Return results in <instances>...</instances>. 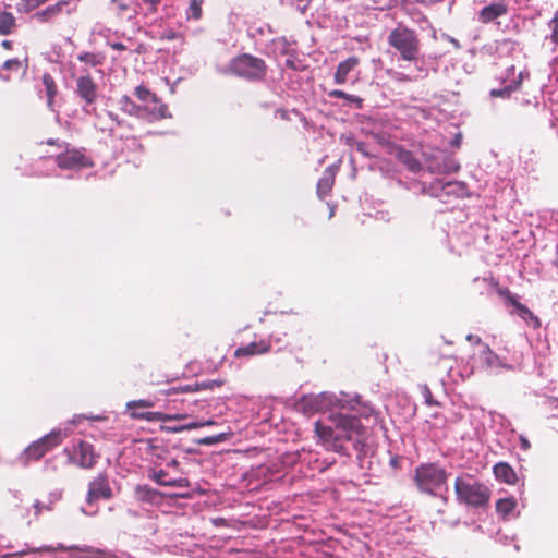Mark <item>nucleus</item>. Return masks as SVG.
Instances as JSON below:
<instances>
[{"label":"nucleus","mask_w":558,"mask_h":558,"mask_svg":"<svg viewBox=\"0 0 558 558\" xmlns=\"http://www.w3.org/2000/svg\"><path fill=\"white\" fill-rule=\"evenodd\" d=\"M315 411H329V418L333 426L316 422L315 430L328 449L340 452L344 441L363 444L366 439V429L354 414L342 412L345 409L343 400L333 395L322 393L314 400Z\"/></svg>","instance_id":"nucleus-1"},{"label":"nucleus","mask_w":558,"mask_h":558,"mask_svg":"<svg viewBox=\"0 0 558 558\" xmlns=\"http://www.w3.org/2000/svg\"><path fill=\"white\" fill-rule=\"evenodd\" d=\"M454 493L459 504L476 509L486 508L492 495L485 483L468 473L456 477Z\"/></svg>","instance_id":"nucleus-2"},{"label":"nucleus","mask_w":558,"mask_h":558,"mask_svg":"<svg viewBox=\"0 0 558 558\" xmlns=\"http://www.w3.org/2000/svg\"><path fill=\"white\" fill-rule=\"evenodd\" d=\"M388 45L397 50L403 61L415 62L420 58L421 41L417 33L403 24L390 31Z\"/></svg>","instance_id":"nucleus-3"},{"label":"nucleus","mask_w":558,"mask_h":558,"mask_svg":"<svg viewBox=\"0 0 558 558\" xmlns=\"http://www.w3.org/2000/svg\"><path fill=\"white\" fill-rule=\"evenodd\" d=\"M216 71L225 75H235L245 80H259L265 75V62L254 56L243 53L226 65H217Z\"/></svg>","instance_id":"nucleus-4"},{"label":"nucleus","mask_w":558,"mask_h":558,"mask_svg":"<svg viewBox=\"0 0 558 558\" xmlns=\"http://www.w3.org/2000/svg\"><path fill=\"white\" fill-rule=\"evenodd\" d=\"M449 474L438 463H422L414 471V483L421 493L437 496L438 490L447 485Z\"/></svg>","instance_id":"nucleus-5"},{"label":"nucleus","mask_w":558,"mask_h":558,"mask_svg":"<svg viewBox=\"0 0 558 558\" xmlns=\"http://www.w3.org/2000/svg\"><path fill=\"white\" fill-rule=\"evenodd\" d=\"M68 436L66 430L60 428L51 430L44 437L33 441L19 457V461L23 465H27L31 461L39 460L46 452L61 444L62 439Z\"/></svg>","instance_id":"nucleus-6"},{"label":"nucleus","mask_w":558,"mask_h":558,"mask_svg":"<svg viewBox=\"0 0 558 558\" xmlns=\"http://www.w3.org/2000/svg\"><path fill=\"white\" fill-rule=\"evenodd\" d=\"M111 488L107 477L99 474L88 484V490L86 495V504L88 508H82V512L87 515H94L97 513V508H94V504L99 499L111 498Z\"/></svg>","instance_id":"nucleus-7"},{"label":"nucleus","mask_w":558,"mask_h":558,"mask_svg":"<svg viewBox=\"0 0 558 558\" xmlns=\"http://www.w3.org/2000/svg\"><path fill=\"white\" fill-rule=\"evenodd\" d=\"M56 162L60 169L75 172L93 166L90 158L78 149H66L57 155Z\"/></svg>","instance_id":"nucleus-8"},{"label":"nucleus","mask_w":558,"mask_h":558,"mask_svg":"<svg viewBox=\"0 0 558 558\" xmlns=\"http://www.w3.org/2000/svg\"><path fill=\"white\" fill-rule=\"evenodd\" d=\"M76 95L84 102L83 109L86 113H92V105H94L98 98V87L97 84L93 81L90 75L86 73H82L76 78Z\"/></svg>","instance_id":"nucleus-9"},{"label":"nucleus","mask_w":558,"mask_h":558,"mask_svg":"<svg viewBox=\"0 0 558 558\" xmlns=\"http://www.w3.org/2000/svg\"><path fill=\"white\" fill-rule=\"evenodd\" d=\"M475 344L478 348L472 356L475 365L485 369H496L505 366L500 357L480 338H475Z\"/></svg>","instance_id":"nucleus-10"},{"label":"nucleus","mask_w":558,"mask_h":558,"mask_svg":"<svg viewBox=\"0 0 558 558\" xmlns=\"http://www.w3.org/2000/svg\"><path fill=\"white\" fill-rule=\"evenodd\" d=\"M388 153L401 162L409 171L417 173L422 170V163L412 151L398 144H390Z\"/></svg>","instance_id":"nucleus-11"},{"label":"nucleus","mask_w":558,"mask_h":558,"mask_svg":"<svg viewBox=\"0 0 558 558\" xmlns=\"http://www.w3.org/2000/svg\"><path fill=\"white\" fill-rule=\"evenodd\" d=\"M148 477L156 482L158 485L168 487H189V480L185 477H170L168 472L163 469L151 470Z\"/></svg>","instance_id":"nucleus-12"},{"label":"nucleus","mask_w":558,"mask_h":558,"mask_svg":"<svg viewBox=\"0 0 558 558\" xmlns=\"http://www.w3.org/2000/svg\"><path fill=\"white\" fill-rule=\"evenodd\" d=\"M136 501L148 505H158L162 501V494L147 484H138L134 488Z\"/></svg>","instance_id":"nucleus-13"},{"label":"nucleus","mask_w":558,"mask_h":558,"mask_svg":"<svg viewBox=\"0 0 558 558\" xmlns=\"http://www.w3.org/2000/svg\"><path fill=\"white\" fill-rule=\"evenodd\" d=\"M75 459L81 468H92L96 462L93 446L85 441H80L73 451Z\"/></svg>","instance_id":"nucleus-14"},{"label":"nucleus","mask_w":558,"mask_h":558,"mask_svg":"<svg viewBox=\"0 0 558 558\" xmlns=\"http://www.w3.org/2000/svg\"><path fill=\"white\" fill-rule=\"evenodd\" d=\"M507 13L508 5L504 1H499L484 7L478 13V19L482 23L487 24Z\"/></svg>","instance_id":"nucleus-15"},{"label":"nucleus","mask_w":558,"mask_h":558,"mask_svg":"<svg viewBox=\"0 0 558 558\" xmlns=\"http://www.w3.org/2000/svg\"><path fill=\"white\" fill-rule=\"evenodd\" d=\"M360 64V58L356 56L349 57L348 59L341 61L333 75V80L336 84L342 85L347 82L348 75L351 71H353Z\"/></svg>","instance_id":"nucleus-16"},{"label":"nucleus","mask_w":558,"mask_h":558,"mask_svg":"<svg viewBox=\"0 0 558 558\" xmlns=\"http://www.w3.org/2000/svg\"><path fill=\"white\" fill-rule=\"evenodd\" d=\"M336 168L327 167L317 182V194L319 198L329 195L336 182Z\"/></svg>","instance_id":"nucleus-17"},{"label":"nucleus","mask_w":558,"mask_h":558,"mask_svg":"<svg viewBox=\"0 0 558 558\" xmlns=\"http://www.w3.org/2000/svg\"><path fill=\"white\" fill-rule=\"evenodd\" d=\"M142 108L145 109L146 116L141 117V119L155 121L168 117L167 106L162 104L158 98H155V101H150L149 104L143 105Z\"/></svg>","instance_id":"nucleus-18"},{"label":"nucleus","mask_w":558,"mask_h":558,"mask_svg":"<svg viewBox=\"0 0 558 558\" xmlns=\"http://www.w3.org/2000/svg\"><path fill=\"white\" fill-rule=\"evenodd\" d=\"M493 472L495 477L498 481H501L506 484L513 485L518 481L517 473L513 468L507 462H498L494 465Z\"/></svg>","instance_id":"nucleus-19"},{"label":"nucleus","mask_w":558,"mask_h":558,"mask_svg":"<svg viewBox=\"0 0 558 558\" xmlns=\"http://www.w3.org/2000/svg\"><path fill=\"white\" fill-rule=\"evenodd\" d=\"M269 342L266 340L253 341L248 344L242 345L235 350V356H253L265 353L269 350Z\"/></svg>","instance_id":"nucleus-20"},{"label":"nucleus","mask_w":558,"mask_h":558,"mask_svg":"<svg viewBox=\"0 0 558 558\" xmlns=\"http://www.w3.org/2000/svg\"><path fill=\"white\" fill-rule=\"evenodd\" d=\"M109 10L116 13L119 17H125L128 21H133L137 15V9L121 0H111Z\"/></svg>","instance_id":"nucleus-21"},{"label":"nucleus","mask_w":558,"mask_h":558,"mask_svg":"<svg viewBox=\"0 0 558 558\" xmlns=\"http://www.w3.org/2000/svg\"><path fill=\"white\" fill-rule=\"evenodd\" d=\"M512 306L514 307L517 315L520 316L529 326L533 329L541 328V319L526 305L522 304L518 300Z\"/></svg>","instance_id":"nucleus-22"},{"label":"nucleus","mask_w":558,"mask_h":558,"mask_svg":"<svg viewBox=\"0 0 558 558\" xmlns=\"http://www.w3.org/2000/svg\"><path fill=\"white\" fill-rule=\"evenodd\" d=\"M119 108L130 114L141 119L146 116L145 109L142 106L136 105L129 96H122L119 100Z\"/></svg>","instance_id":"nucleus-23"},{"label":"nucleus","mask_w":558,"mask_h":558,"mask_svg":"<svg viewBox=\"0 0 558 558\" xmlns=\"http://www.w3.org/2000/svg\"><path fill=\"white\" fill-rule=\"evenodd\" d=\"M75 547H70V548H66L64 545L62 544H58L57 546H52V545H47V546H41V547H36V548H27L26 550H22L20 553H16V554H11V555H8L5 556L4 558H21L23 555L27 554V553H54V551H58V550H68V549H74Z\"/></svg>","instance_id":"nucleus-24"},{"label":"nucleus","mask_w":558,"mask_h":558,"mask_svg":"<svg viewBox=\"0 0 558 558\" xmlns=\"http://www.w3.org/2000/svg\"><path fill=\"white\" fill-rule=\"evenodd\" d=\"M517 508V500L514 497H506L498 499L496 502V512L506 519Z\"/></svg>","instance_id":"nucleus-25"},{"label":"nucleus","mask_w":558,"mask_h":558,"mask_svg":"<svg viewBox=\"0 0 558 558\" xmlns=\"http://www.w3.org/2000/svg\"><path fill=\"white\" fill-rule=\"evenodd\" d=\"M16 27V20L11 12H0V35H10Z\"/></svg>","instance_id":"nucleus-26"},{"label":"nucleus","mask_w":558,"mask_h":558,"mask_svg":"<svg viewBox=\"0 0 558 558\" xmlns=\"http://www.w3.org/2000/svg\"><path fill=\"white\" fill-rule=\"evenodd\" d=\"M43 84L45 86V93H46V98H47V106L51 110H53L52 105H53L54 96L57 94L56 83H54L52 76L50 74L46 73V74L43 75Z\"/></svg>","instance_id":"nucleus-27"},{"label":"nucleus","mask_w":558,"mask_h":558,"mask_svg":"<svg viewBox=\"0 0 558 558\" xmlns=\"http://www.w3.org/2000/svg\"><path fill=\"white\" fill-rule=\"evenodd\" d=\"M59 14L60 13L58 12V5H49L46 9L36 12L33 15V17L36 19L38 22L46 23V22H50Z\"/></svg>","instance_id":"nucleus-28"},{"label":"nucleus","mask_w":558,"mask_h":558,"mask_svg":"<svg viewBox=\"0 0 558 558\" xmlns=\"http://www.w3.org/2000/svg\"><path fill=\"white\" fill-rule=\"evenodd\" d=\"M131 415L134 418H144L149 422H168L169 418L161 412H133Z\"/></svg>","instance_id":"nucleus-29"},{"label":"nucleus","mask_w":558,"mask_h":558,"mask_svg":"<svg viewBox=\"0 0 558 558\" xmlns=\"http://www.w3.org/2000/svg\"><path fill=\"white\" fill-rule=\"evenodd\" d=\"M202 4H203V0H189V7L185 11L186 17L189 20L190 19L199 20L202 17V13H203Z\"/></svg>","instance_id":"nucleus-30"},{"label":"nucleus","mask_w":558,"mask_h":558,"mask_svg":"<svg viewBox=\"0 0 558 558\" xmlns=\"http://www.w3.org/2000/svg\"><path fill=\"white\" fill-rule=\"evenodd\" d=\"M77 59L81 62H84L85 64L90 65V66H97V65L102 64V57H100L99 54H96V53H92V52L80 53L77 56Z\"/></svg>","instance_id":"nucleus-31"},{"label":"nucleus","mask_w":558,"mask_h":558,"mask_svg":"<svg viewBox=\"0 0 558 558\" xmlns=\"http://www.w3.org/2000/svg\"><path fill=\"white\" fill-rule=\"evenodd\" d=\"M134 93L136 97L144 102V105L149 104L150 101H155V98H157L155 94H153L148 88H146L143 85L136 86Z\"/></svg>","instance_id":"nucleus-32"},{"label":"nucleus","mask_w":558,"mask_h":558,"mask_svg":"<svg viewBox=\"0 0 558 558\" xmlns=\"http://www.w3.org/2000/svg\"><path fill=\"white\" fill-rule=\"evenodd\" d=\"M22 68V62L19 60V59H9L7 60L3 65H2V70H0V78L3 80V81H9V76L8 75H4L2 73L3 70H7V71H19L20 69Z\"/></svg>","instance_id":"nucleus-33"},{"label":"nucleus","mask_w":558,"mask_h":558,"mask_svg":"<svg viewBox=\"0 0 558 558\" xmlns=\"http://www.w3.org/2000/svg\"><path fill=\"white\" fill-rule=\"evenodd\" d=\"M205 387H208V385L205 383L195 384V385L178 386V387H173V388L169 389L167 393L172 395V393L193 392V391H196V390H198L201 388H205Z\"/></svg>","instance_id":"nucleus-34"},{"label":"nucleus","mask_w":558,"mask_h":558,"mask_svg":"<svg viewBox=\"0 0 558 558\" xmlns=\"http://www.w3.org/2000/svg\"><path fill=\"white\" fill-rule=\"evenodd\" d=\"M94 125L101 132L112 133L111 124L106 120L100 112H95Z\"/></svg>","instance_id":"nucleus-35"},{"label":"nucleus","mask_w":558,"mask_h":558,"mask_svg":"<svg viewBox=\"0 0 558 558\" xmlns=\"http://www.w3.org/2000/svg\"><path fill=\"white\" fill-rule=\"evenodd\" d=\"M230 434L231 433L228 432V433H220V434L214 435V436H208V437L202 438L198 441V444L199 445H205V446H213L215 444L225 441L227 439L228 435H230Z\"/></svg>","instance_id":"nucleus-36"},{"label":"nucleus","mask_w":558,"mask_h":558,"mask_svg":"<svg viewBox=\"0 0 558 558\" xmlns=\"http://www.w3.org/2000/svg\"><path fill=\"white\" fill-rule=\"evenodd\" d=\"M518 86H519V84L515 86L509 85V86H506L500 89H492L490 96L495 97V98L496 97L508 98V97H510L511 93L517 89Z\"/></svg>","instance_id":"nucleus-37"},{"label":"nucleus","mask_w":558,"mask_h":558,"mask_svg":"<svg viewBox=\"0 0 558 558\" xmlns=\"http://www.w3.org/2000/svg\"><path fill=\"white\" fill-rule=\"evenodd\" d=\"M496 291L500 296L505 298L507 303L510 305H513V303L518 301V298L513 295L508 288L498 287Z\"/></svg>","instance_id":"nucleus-38"},{"label":"nucleus","mask_w":558,"mask_h":558,"mask_svg":"<svg viewBox=\"0 0 558 558\" xmlns=\"http://www.w3.org/2000/svg\"><path fill=\"white\" fill-rule=\"evenodd\" d=\"M102 117L108 120L111 124V129L114 130L116 125H120L121 121L119 120L118 116L111 111H102L100 112Z\"/></svg>","instance_id":"nucleus-39"},{"label":"nucleus","mask_w":558,"mask_h":558,"mask_svg":"<svg viewBox=\"0 0 558 558\" xmlns=\"http://www.w3.org/2000/svg\"><path fill=\"white\" fill-rule=\"evenodd\" d=\"M329 96L337 99L353 100V95H350L341 89H335L329 93Z\"/></svg>","instance_id":"nucleus-40"},{"label":"nucleus","mask_w":558,"mask_h":558,"mask_svg":"<svg viewBox=\"0 0 558 558\" xmlns=\"http://www.w3.org/2000/svg\"><path fill=\"white\" fill-rule=\"evenodd\" d=\"M128 409H133V408H136V407H142V408H150L153 407V402L148 401V400H133V401H130L128 402L126 404Z\"/></svg>","instance_id":"nucleus-41"},{"label":"nucleus","mask_w":558,"mask_h":558,"mask_svg":"<svg viewBox=\"0 0 558 558\" xmlns=\"http://www.w3.org/2000/svg\"><path fill=\"white\" fill-rule=\"evenodd\" d=\"M351 410L356 411L360 416L369 417L373 414V409L369 405L363 404L361 409L356 410L354 407H350Z\"/></svg>","instance_id":"nucleus-42"},{"label":"nucleus","mask_w":558,"mask_h":558,"mask_svg":"<svg viewBox=\"0 0 558 558\" xmlns=\"http://www.w3.org/2000/svg\"><path fill=\"white\" fill-rule=\"evenodd\" d=\"M424 398L428 405H437L438 402L434 400L433 395L428 387H424Z\"/></svg>","instance_id":"nucleus-43"},{"label":"nucleus","mask_w":558,"mask_h":558,"mask_svg":"<svg viewBox=\"0 0 558 558\" xmlns=\"http://www.w3.org/2000/svg\"><path fill=\"white\" fill-rule=\"evenodd\" d=\"M125 145H126L128 149L142 148V145L138 143V141L135 137L128 138Z\"/></svg>","instance_id":"nucleus-44"},{"label":"nucleus","mask_w":558,"mask_h":558,"mask_svg":"<svg viewBox=\"0 0 558 558\" xmlns=\"http://www.w3.org/2000/svg\"><path fill=\"white\" fill-rule=\"evenodd\" d=\"M161 0H142L144 4L148 5L149 12H155Z\"/></svg>","instance_id":"nucleus-45"},{"label":"nucleus","mask_w":558,"mask_h":558,"mask_svg":"<svg viewBox=\"0 0 558 558\" xmlns=\"http://www.w3.org/2000/svg\"><path fill=\"white\" fill-rule=\"evenodd\" d=\"M34 508H35V514H40L41 511L45 509V510H50L49 507L45 506L44 504H41L40 501H36L34 504Z\"/></svg>","instance_id":"nucleus-46"},{"label":"nucleus","mask_w":558,"mask_h":558,"mask_svg":"<svg viewBox=\"0 0 558 558\" xmlns=\"http://www.w3.org/2000/svg\"><path fill=\"white\" fill-rule=\"evenodd\" d=\"M109 45H110V47H111L112 49L118 50V51H122V50H125V49H126L125 45H124V44H122V43H119V41H117V43H110Z\"/></svg>","instance_id":"nucleus-47"},{"label":"nucleus","mask_w":558,"mask_h":558,"mask_svg":"<svg viewBox=\"0 0 558 558\" xmlns=\"http://www.w3.org/2000/svg\"><path fill=\"white\" fill-rule=\"evenodd\" d=\"M185 429H195V428H198V427H203V424H201V422H192V423H189L186 425H184Z\"/></svg>","instance_id":"nucleus-48"},{"label":"nucleus","mask_w":558,"mask_h":558,"mask_svg":"<svg viewBox=\"0 0 558 558\" xmlns=\"http://www.w3.org/2000/svg\"><path fill=\"white\" fill-rule=\"evenodd\" d=\"M70 0H59L54 5H58V12L61 13L63 8L68 5Z\"/></svg>","instance_id":"nucleus-49"},{"label":"nucleus","mask_w":558,"mask_h":558,"mask_svg":"<svg viewBox=\"0 0 558 558\" xmlns=\"http://www.w3.org/2000/svg\"><path fill=\"white\" fill-rule=\"evenodd\" d=\"M165 416L170 417V418H168V422L169 421L181 420V418L185 417V415H182V414H165Z\"/></svg>","instance_id":"nucleus-50"},{"label":"nucleus","mask_w":558,"mask_h":558,"mask_svg":"<svg viewBox=\"0 0 558 558\" xmlns=\"http://www.w3.org/2000/svg\"><path fill=\"white\" fill-rule=\"evenodd\" d=\"M520 441H521V448L524 449V450H527L530 449L531 445L529 442V440L524 437H520Z\"/></svg>","instance_id":"nucleus-51"},{"label":"nucleus","mask_w":558,"mask_h":558,"mask_svg":"<svg viewBox=\"0 0 558 558\" xmlns=\"http://www.w3.org/2000/svg\"><path fill=\"white\" fill-rule=\"evenodd\" d=\"M364 147H365V145H364V143H362V142H359V143L356 144V149H357L360 153H362L363 155H366V151H365Z\"/></svg>","instance_id":"nucleus-52"},{"label":"nucleus","mask_w":558,"mask_h":558,"mask_svg":"<svg viewBox=\"0 0 558 558\" xmlns=\"http://www.w3.org/2000/svg\"><path fill=\"white\" fill-rule=\"evenodd\" d=\"M351 102H355L357 107L362 106L363 99L353 95V100H350Z\"/></svg>","instance_id":"nucleus-53"},{"label":"nucleus","mask_w":558,"mask_h":558,"mask_svg":"<svg viewBox=\"0 0 558 558\" xmlns=\"http://www.w3.org/2000/svg\"><path fill=\"white\" fill-rule=\"evenodd\" d=\"M179 465V462L175 460V459H172L170 460L168 463H167V466L168 468H178Z\"/></svg>","instance_id":"nucleus-54"},{"label":"nucleus","mask_w":558,"mask_h":558,"mask_svg":"<svg viewBox=\"0 0 558 558\" xmlns=\"http://www.w3.org/2000/svg\"><path fill=\"white\" fill-rule=\"evenodd\" d=\"M170 430L173 433H179V432L185 430V427H184V425L175 426V427H171Z\"/></svg>","instance_id":"nucleus-55"},{"label":"nucleus","mask_w":558,"mask_h":558,"mask_svg":"<svg viewBox=\"0 0 558 558\" xmlns=\"http://www.w3.org/2000/svg\"><path fill=\"white\" fill-rule=\"evenodd\" d=\"M1 46L4 48V49H10L12 47V43L10 40H3L1 43Z\"/></svg>","instance_id":"nucleus-56"},{"label":"nucleus","mask_w":558,"mask_h":558,"mask_svg":"<svg viewBox=\"0 0 558 558\" xmlns=\"http://www.w3.org/2000/svg\"><path fill=\"white\" fill-rule=\"evenodd\" d=\"M201 424H203V426H209V425H214L215 421H213V420L202 421Z\"/></svg>","instance_id":"nucleus-57"},{"label":"nucleus","mask_w":558,"mask_h":558,"mask_svg":"<svg viewBox=\"0 0 558 558\" xmlns=\"http://www.w3.org/2000/svg\"><path fill=\"white\" fill-rule=\"evenodd\" d=\"M460 142H461V135H458L454 141L452 142V145L459 147L460 145Z\"/></svg>","instance_id":"nucleus-58"},{"label":"nucleus","mask_w":558,"mask_h":558,"mask_svg":"<svg viewBox=\"0 0 558 558\" xmlns=\"http://www.w3.org/2000/svg\"><path fill=\"white\" fill-rule=\"evenodd\" d=\"M489 282L492 283V286L496 287V289L499 287L498 281L495 280L493 277L489 279Z\"/></svg>","instance_id":"nucleus-59"},{"label":"nucleus","mask_w":558,"mask_h":558,"mask_svg":"<svg viewBox=\"0 0 558 558\" xmlns=\"http://www.w3.org/2000/svg\"><path fill=\"white\" fill-rule=\"evenodd\" d=\"M286 64L289 68H294V62L292 60H290V59L286 60Z\"/></svg>","instance_id":"nucleus-60"},{"label":"nucleus","mask_w":558,"mask_h":558,"mask_svg":"<svg viewBox=\"0 0 558 558\" xmlns=\"http://www.w3.org/2000/svg\"><path fill=\"white\" fill-rule=\"evenodd\" d=\"M174 37H175V34H174V33H170V34H168V35H167V38H169V39H172V38H174Z\"/></svg>","instance_id":"nucleus-61"},{"label":"nucleus","mask_w":558,"mask_h":558,"mask_svg":"<svg viewBox=\"0 0 558 558\" xmlns=\"http://www.w3.org/2000/svg\"><path fill=\"white\" fill-rule=\"evenodd\" d=\"M466 339L471 341V340H473V339H474V337H473L472 335H469V336L466 337Z\"/></svg>","instance_id":"nucleus-62"}]
</instances>
